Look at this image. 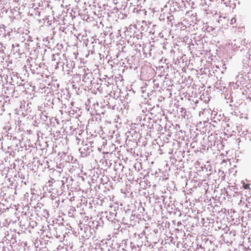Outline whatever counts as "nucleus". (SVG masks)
I'll return each instance as SVG.
<instances>
[{"instance_id": "1", "label": "nucleus", "mask_w": 251, "mask_h": 251, "mask_svg": "<svg viewBox=\"0 0 251 251\" xmlns=\"http://www.w3.org/2000/svg\"><path fill=\"white\" fill-rule=\"evenodd\" d=\"M231 23H233L236 22V20L235 18H232L231 20Z\"/></svg>"}, {"instance_id": "2", "label": "nucleus", "mask_w": 251, "mask_h": 251, "mask_svg": "<svg viewBox=\"0 0 251 251\" xmlns=\"http://www.w3.org/2000/svg\"><path fill=\"white\" fill-rule=\"evenodd\" d=\"M248 187H249V186L248 185H246V186H245V189H248Z\"/></svg>"}]
</instances>
